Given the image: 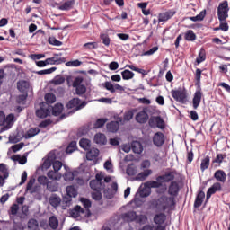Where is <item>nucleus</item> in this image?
<instances>
[{
	"mask_svg": "<svg viewBox=\"0 0 230 230\" xmlns=\"http://www.w3.org/2000/svg\"><path fill=\"white\" fill-rule=\"evenodd\" d=\"M57 159V155L54 152H50L48 154L47 158L44 160L41 170H49L53 165V161Z\"/></svg>",
	"mask_w": 230,
	"mask_h": 230,
	"instance_id": "obj_11",
	"label": "nucleus"
},
{
	"mask_svg": "<svg viewBox=\"0 0 230 230\" xmlns=\"http://www.w3.org/2000/svg\"><path fill=\"white\" fill-rule=\"evenodd\" d=\"M100 155V150L98 148H92L86 153L87 161H93V164L98 163V157Z\"/></svg>",
	"mask_w": 230,
	"mask_h": 230,
	"instance_id": "obj_13",
	"label": "nucleus"
},
{
	"mask_svg": "<svg viewBox=\"0 0 230 230\" xmlns=\"http://www.w3.org/2000/svg\"><path fill=\"white\" fill-rule=\"evenodd\" d=\"M184 39L185 40H188V42H193V40H197V35L193 31L189 30L186 31Z\"/></svg>",
	"mask_w": 230,
	"mask_h": 230,
	"instance_id": "obj_37",
	"label": "nucleus"
},
{
	"mask_svg": "<svg viewBox=\"0 0 230 230\" xmlns=\"http://www.w3.org/2000/svg\"><path fill=\"white\" fill-rule=\"evenodd\" d=\"M217 191H222V184L220 182L214 183L207 191L206 199L209 200L211 199V195H215Z\"/></svg>",
	"mask_w": 230,
	"mask_h": 230,
	"instance_id": "obj_15",
	"label": "nucleus"
},
{
	"mask_svg": "<svg viewBox=\"0 0 230 230\" xmlns=\"http://www.w3.org/2000/svg\"><path fill=\"white\" fill-rule=\"evenodd\" d=\"M165 137L163 132H156L153 137V145L157 146V148H161L163 145H164Z\"/></svg>",
	"mask_w": 230,
	"mask_h": 230,
	"instance_id": "obj_12",
	"label": "nucleus"
},
{
	"mask_svg": "<svg viewBox=\"0 0 230 230\" xmlns=\"http://www.w3.org/2000/svg\"><path fill=\"white\" fill-rule=\"evenodd\" d=\"M62 57V53L55 54V57L49 58L46 59L47 66H60V64L66 63V58H57Z\"/></svg>",
	"mask_w": 230,
	"mask_h": 230,
	"instance_id": "obj_8",
	"label": "nucleus"
},
{
	"mask_svg": "<svg viewBox=\"0 0 230 230\" xmlns=\"http://www.w3.org/2000/svg\"><path fill=\"white\" fill-rule=\"evenodd\" d=\"M219 28L216 30H221L222 31H229V25L227 24V21H219Z\"/></svg>",
	"mask_w": 230,
	"mask_h": 230,
	"instance_id": "obj_54",
	"label": "nucleus"
},
{
	"mask_svg": "<svg viewBox=\"0 0 230 230\" xmlns=\"http://www.w3.org/2000/svg\"><path fill=\"white\" fill-rule=\"evenodd\" d=\"M106 128L108 132H111L112 134H115V132H118V130H119V122L111 121L106 125Z\"/></svg>",
	"mask_w": 230,
	"mask_h": 230,
	"instance_id": "obj_23",
	"label": "nucleus"
},
{
	"mask_svg": "<svg viewBox=\"0 0 230 230\" xmlns=\"http://www.w3.org/2000/svg\"><path fill=\"white\" fill-rule=\"evenodd\" d=\"M77 146H76V141H72L68 144L66 152V154H73V152H75V150H76Z\"/></svg>",
	"mask_w": 230,
	"mask_h": 230,
	"instance_id": "obj_49",
	"label": "nucleus"
},
{
	"mask_svg": "<svg viewBox=\"0 0 230 230\" xmlns=\"http://www.w3.org/2000/svg\"><path fill=\"white\" fill-rule=\"evenodd\" d=\"M49 202L52 208H58L62 203V199L57 194H52L49 199Z\"/></svg>",
	"mask_w": 230,
	"mask_h": 230,
	"instance_id": "obj_20",
	"label": "nucleus"
},
{
	"mask_svg": "<svg viewBox=\"0 0 230 230\" xmlns=\"http://www.w3.org/2000/svg\"><path fill=\"white\" fill-rule=\"evenodd\" d=\"M102 191V190H93L92 192V199H93V200H102V199H103Z\"/></svg>",
	"mask_w": 230,
	"mask_h": 230,
	"instance_id": "obj_53",
	"label": "nucleus"
},
{
	"mask_svg": "<svg viewBox=\"0 0 230 230\" xmlns=\"http://www.w3.org/2000/svg\"><path fill=\"white\" fill-rule=\"evenodd\" d=\"M121 218L124 222H134L137 218V214L135 211H128L123 213Z\"/></svg>",
	"mask_w": 230,
	"mask_h": 230,
	"instance_id": "obj_18",
	"label": "nucleus"
},
{
	"mask_svg": "<svg viewBox=\"0 0 230 230\" xmlns=\"http://www.w3.org/2000/svg\"><path fill=\"white\" fill-rule=\"evenodd\" d=\"M76 173V172H66L64 173L63 177L66 182H71V181L75 180Z\"/></svg>",
	"mask_w": 230,
	"mask_h": 230,
	"instance_id": "obj_44",
	"label": "nucleus"
},
{
	"mask_svg": "<svg viewBox=\"0 0 230 230\" xmlns=\"http://www.w3.org/2000/svg\"><path fill=\"white\" fill-rule=\"evenodd\" d=\"M127 175L132 176L137 173V168L134 165H128L126 169Z\"/></svg>",
	"mask_w": 230,
	"mask_h": 230,
	"instance_id": "obj_51",
	"label": "nucleus"
},
{
	"mask_svg": "<svg viewBox=\"0 0 230 230\" xmlns=\"http://www.w3.org/2000/svg\"><path fill=\"white\" fill-rule=\"evenodd\" d=\"M66 66L67 67H79V66H82V62L78 59H75L74 61H68L66 63Z\"/></svg>",
	"mask_w": 230,
	"mask_h": 230,
	"instance_id": "obj_56",
	"label": "nucleus"
},
{
	"mask_svg": "<svg viewBox=\"0 0 230 230\" xmlns=\"http://www.w3.org/2000/svg\"><path fill=\"white\" fill-rule=\"evenodd\" d=\"M103 195L106 199H114V195L116 194L111 189H104Z\"/></svg>",
	"mask_w": 230,
	"mask_h": 230,
	"instance_id": "obj_60",
	"label": "nucleus"
},
{
	"mask_svg": "<svg viewBox=\"0 0 230 230\" xmlns=\"http://www.w3.org/2000/svg\"><path fill=\"white\" fill-rule=\"evenodd\" d=\"M121 75L123 80H132L134 78V72L126 69L121 72Z\"/></svg>",
	"mask_w": 230,
	"mask_h": 230,
	"instance_id": "obj_43",
	"label": "nucleus"
},
{
	"mask_svg": "<svg viewBox=\"0 0 230 230\" xmlns=\"http://www.w3.org/2000/svg\"><path fill=\"white\" fill-rule=\"evenodd\" d=\"M74 7H75V0H68L64 4H60L58 6V10H61L62 12H69V10H73Z\"/></svg>",
	"mask_w": 230,
	"mask_h": 230,
	"instance_id": "obj_21",
	"label": "nucleus"
},
{
	"mask_svg": "<svg viewBox=\"0 0 230 230\" xmlns=\"http://www.w3.org/2000/svg\"><path fill=\"white\" fill-rule=\"evenodd\" d=\"M73 200V198L69 195L66 194V196L63 197L62 199V209H67V208H69V206H71V202Z\"/></svg>",
	"mask_w": 230,
	"mask_h": 230,
	"instance_id": "obj_34",
	"label": "nucleus"
},
{
	"mask_svg": "<svg viewBox=\"0 0 230 230\" xmlns=\"http://www.w3.org/2000/svg\"><path fill=\"white\" fill-rule=\"evenodd\" d=\"M62 162L55 159L53 162H52V166H53V170L56 171V172H58L61 168H62Z\"/></svg>",
	"mask_w": 230,
	"mask_h": 230,
	"instance_id": "obj_61",
	"label": "nucleus"
},
{
	"mask_svg": "<svg viewBox=\"0 0 230 230\" xmlns=\"http://www.w3.org/2000/svg\"><path fill=\"white\" fill-rule=\"evenodd\" d=\"M171 94L172 98L176 102H180V103H186V102H188L186 92L182 91L181 88L179 90H172Z\"/></svg>",
	"mask_w": 230,
	"mask_h": 230,
	"instance_id": "obj_7",
	"label": "nucleus"
},
{
	"mask_svg": "<svg viewBox=\"0 0 230 230\" xmlns=\"http://www.w3.org/2000/svg\"><path fill=\"white\" fill-rule=\"evenodd\" d=\"M49 114H51V106L48 102L40 104V109L36 111L37 118L44 119V118H48Z\"/></svg>",
	"mask_w": 230,
	"mask_h": 230,
	"instance_id": "obj_5",
	"label": "nucleus"
},
{
	"mask_svg": "<svg viewBox=\"0 0 230 230\" xmlns=\"http://www.w3.org/2000/svg\"><path fill=\"white\" fill-rule=\"evenodd\" d=\"M17 87L20 93H22V94H26L28 93V89H30V83L26 81L18 82Z\"/></svg>",
	"mask_w": 230,
	"mask_h": 230,
	"instance_id": "obj_28",
	"label": "nucleus"
},
{
	"mask_svg": "<svg viewBox=\"0 0 230 230\" xmlns=\"http://www.w3.org/2000/svg\"><path fill=\"white\" fill-rule=\"evenodd\" d=\"M102 85L107 91H110V93H116V89L114 88V84H112V83L106 81L104 84H102Z\"/></svg>",
	"mask_w": 230,
	"mask_h": 230,
	"instance_id": "obj_58",
	"label": "nucleus"
},
{
	"mask_svg": "<svg viewBox=\"0 0 230 230\" xmlns=\"http://www.w3.org/2000/svg\"><path fill=\"white\" fill-rule=\"evenodd\" d=\"M214 177L219 182H226V179H227V175L226 174V172L222 170L216 171L214 173Z\"/></svg>",
	"mask_w": 230,
	"mask_h": 230,
	"instance_id": "obj_31",
	"label": "nucleus"
},
{
	"mask_svg": "<svg viewBox=\"0 0 230 230\" xmlns=\"http://www.w3.org/2000/svg\"><path fill=\"white\" fill-rule=\"evenodd\" d=\"M149 127H151V128H160L161 130H164V128H166L164 125V120L163 119V118H161V116H156V117H151L149 119Z\"/></svg>",
	"mask_w": 230,
	"mask_h": 230,
	"instance_id": "obj_6",
	"label": "nucleus"
},
{
	"mask_svg": "<svg viewBox=\"0 0 230 230\" xmlns=\"http://www.w3.org/2000/svg\"><path fill=\"white\" fill-rule=\"evenodd\" d=\"M49 44H51V46H62V41L58 40L55 37L49 38Z\"/></svg>",
	"mask_w": 230,
	"mask_h": 230,
	"instance_id": "obj_63",
	"label": "nucleus"
},
{
	"mask_svg": "<svg viewBox=\"0 0 230 230\" xmlns=\"http://www.w3.org/2000/svg\"><path fill=\"white\" fill-rule=\"evenodd\" d=\"M80 202L83 204L84 209H89L92 206L91 200L85 198H81Z\"/></svg>",
	"mask_w": 230,
	"mask_h": 230,
	"instance_id": "obj_62",
	"label": "nucleus"
},
{
	"mask_svg": "<svg viewBox=\"0 0 230 230\" xmlns=\"http://www.w3.org/2000/svg\"><path fill=\"white\" fill-rule=\"evenodd\" d=\"M11 159L12 161H18L19 164H26L28 163V158L21 156V155H13Z\"/></svg>",
	"mask_w": 230,
	"mask_h": 230,
	"instance_id": "obj_38",
	"label": "nucleus"
},
{
	"mask_svg": "<svg viewBox=\"0 0 230 230\" xmlns=\"http://www.w3.org/2000/svg\"><path fill=\"white\" fill-rule=\"evenodd\" d=\"M100 39L102 40V44H104V46H111V38L109 37V34L102 33Z\"/></svg>",
	"mask_w": 230,
	"mask_h": 230,
	"instance_id": "obj_52",
	"label": "nucleus"
},
{
	"mask_svg": "<svg viewBox=\"0 0 230 230\" xmlns=\"http://www.w3.org/2000/svg\"><path fill=\"white\" fill-rule=\"evenodd\" d=\"M47 190L48 191H50V193H57V191L60 190V185L57 181H49Z\"/></svg>",
	"mask_w": 230,
	"mask_h": 230,
	"instance_id": "obj_30",
	"label": "nucleus"
},
{
	"mask_svg": "<svg viewBox=\"0 0 230 230\" xmlns=\"http://www.w3.org/2000/svg\"><path fill=\"white\" fill-rule=\"evenodd\" d=\"M64 82H66V78L62 75H58L52 80V84H54V85H62Z\"/></svg>",
	"mask_w": 230,
	"mask_h": 230,
	"instance_id": "obj_50",
	"label": "nucleus"
},
{
	"mask_svg": "<svg viewBox=\"0 0 230 230\" xmlns=\"http://www.w3.org/2000/svg\"><path fill=\"white\" fill-rule=\"evenodd\" d=\"M0 186H3V184H4L5 179H7L10 175L6 164H0Z\"/></svg>",
	"mask_w": 230,
	"mask_h": 230,
	"instance_id": "obj_16",
	"label": "nucleus"
},
{
	"mask_svg": "<svg viewBox=\"0 0 230 230\" xmlns=\"http://www.w3.org/2000/svg\"><path fill=\"white\" fill-rule=\"evenodd\" d=\"M49 225L51 227V229H58V219L57 218V217H50L49 219Z\"/></svg>",
	"mask_w": 230,
	"mask_h": 230,
	"instance_id": "obj_41",
	"label": "nucleus"
},
{
	"mask_svg": "<svg viewBox=\"0 0 230 230\" xmlns=\"http://www.w3.org/2000/svg\"><path fill=\"white\" fill-rule=\"evenodd\" d=\"M131 149L134 152V154H142L143 145L139 141H133L131 143Z\"/></svg>",
	"mask_w": 230,
	"mask_h": 230,
	"instance_id": "obj_29",
	"label": "nucleus"
},
{
	"mask_svg": "<svg viewBox=\"0 0 230 230\" xmlns=\"http://www.w3.org/2000/svg\"><path fill=\"white\" fill-rule=\"evenodd\" d=\"M55 71H57V67H51L49 69L37 71L36 74L37 75H51V73H55Z\"/></svg>",
	"mask_w": 230,
	"mask_h": 230,
	"instance_id": "obj_59",
	"label": "nucleus"
},
{
	"mask_svg": "<svg viewBox=\"0 0 230 230\" xmlns=\"http://www.w3.org/2000/svg\"><path fill=\"white\" fill-rule=\"evenodd\" d=\"M201 78H202V70L200 68H197L195 73V80H196L195 85H197L198 88L192 99V107L195 110L199 109V106L200 105V102H202V88L200 87Z\"/></svg>",
	"mask_w": 230,
	"mask_h": 230,
	"instance_id": "obj_1",
	"label": "nucleus"
},
{
	"mask_svg": "<svg viewBox=\"0 0 230 230\" xmlns=\"http://www.w3.org/2000/svg\"><path fill=\"white\" fill-rule=\"evenodd\" d=\"M229 17V2L224 0L217 7V19L218 21H227Z\"/></svg>",
	"mask_w": 230,
	"mask_h": 230,
	"instance_id": "obj_3",
	"label": "nucleus"
},
{
	"mask_svg": "<svg viewBox=\"0 0 230 230\" xmlns=\"http://www.w3.org/2000/svg\"><path fill=\"white\" fill-rule=\"evenodd\" d=\"M47 177L51 179L52 181H60L62 179V173L58 172V171H49L47 173Z\"/></svg>",
	"mask_w": 230,
	"mask_h": 230,
	"instance_id": "obj_32",
	"label": "nucleus"
},
{
	"mask_svg": "<svg viewBox=\"0 0 230 230\" xmlns=\"http://www.w3.org/2000/svg\"><path fill=\"white\" fill-rule=\"evenodd\" d=\"M75 93L78 96H84L85 93H87V87L85 85L81 84L80 86H75Z\"/></svg>",
	"mask_w": 230,
	"mask_h": 230,
	"instance_id": "obj_47",
	"label": "nucleus"
},
{
	"mask_svg": "<svg viewBox=\"0 0 230 230\" xmlns=\"http://www.w3.org/2000/svg\"><path fill=\"white\" fill-rule=\"evenodd\" d=\"M177 13V11L174 9H170L164 13H161L158 14V22H166V21H170L173 15Z\"/></svg>",
	"mask_w": 230,
	"mask_h": 230,
	"instance_id": "obj_10",
	"label": "nucleus"
},
{
	"mask_svg": "<svg viewBox=\"0 0 230 230\" xmlns=\"http://www.w3.org/2000/svg\"><path fill=\"white\" fill-rule=\"evenodd\" d=\"M142 230H166L164 226H156L155 228L150 225H146Z\"/></svg>",
	"mask_w": 230,
	"mask_h": 230,
	"instance_id": "obj_55",
	"label": "nucleus"
},
{
	"mask_svg": "<svg viewBox=\"0 0 230 230\" xmlns=\"http://www.w3.org/2000/svg\"><path fill=\"white\" fill-rule=\"evenodd\" d=\"M66 195L74 199L78 196V190L75 189V186H67L66 189Z\"/></svg>",
	"mask_w": 230,
	"mask_h": 230,
	"instance_id": "obj_40",
	"label": "nucleus"
},
{
	"mask_svg": "<svg viewBox=\"0 0 230 230\" xmlns=\"http://www.w3.org/2000/svg\"><path fill=\"white\" fill-rule=\"evenodd\" d=\"M164 222H166V216L164 215V213H159V214L155 215L154 223L156 226H163V224H164Z\"/></svg>",
	"mask_w": 230,
	"mask_h": 230,
	"instance_id": "obj_26",
	"label": "nucleus"
},
{
	"mask_svg": "<svg viewBox=\"0 0 230 230\" xmlns=\"http://www.w3.org/2000/svg\"><path fill=\"white\" fill-rule=\"evenodd\" d=\"M94 142L97 145H107V137L105 136V134L97 133L94 136Z\"/></svg>",
	"mask_w": 230,
	"mask_h": 230,
	"instance_id": "obj_27",
	"label": "nucleus"
},
{
	"mask_svg": "<svg viewBox=\"0 0 230 230\" xmlns=\"http://www.w3.org/2000/svg\"><path fill=\"white\" fill-rule=\"evenodd\" d=\"M175 179V172H167L163 175L156 177V181H160L161 184L163 182H172Z\"/></svg>",
	"mask_w": 230,
	"mask_h": 230,
	"instance_id": "obj_14",
	"label": "nucleus"
},
{
	"mask_svg": "<svg viewBox=\"0 0 230 230\" xmlns=\"http://www.w3.org/2000/svg\"><path fill=\"white\" fill-rule=\"evenodd\" d=\"M179 191H181V188L179 187V183L177 181H171L168 187V195L174 199L179 196Z\"/></svg>",
	"mask_w": 230,
	"mask_h": 230,
	"instance_id": "obj_9",
	"label": "nucleus"
},
{
	"mask_svg": "<svg viewBox=\"0 0 230 230\" xmlns=\"http://www.w3.org/2000/svg\"><path fill=\"white\" fill-rule=\"evenodd\" d=\"M90 188L93 190H105V182L99 181H90Z\"/></svg>",
	"mask_w": 230,
	"mask_h": 230,
	"instance_id": "obj_22",
	"label": "nucleus"
},
{
	"mask_svg": "<svg viewBox=\"0 0 230 230\" xmlns=\"http://www.w3.org/2000/svg\"><path fill=\"white\" fill-rule=\"evenodd\" d=\"M107 121H109L108 119H98L93 124V128H102V127H103Z\"/></svg>",
	"mask_w": 230,
	"mask_h": 230,
	"instance_id": "obj_46",
	"label": "nucleus"
},
{
	"mask_svg": "<svg viewBox=\"0 0 230 230\" xmlns=\"http://www.w3.org/2000/svg\"><path fill=\"white\" fill-rule=\"evenodd\" d=\"M209 163H210L209 156L207 155L201 161V164H200V170H201V172H204V171L208 170V168H209Z\"/></svg>",
	"mask_w": 230,
	"mask_h": 230,
	"instance_id": "obj_42",
	"label": "nucleus"
},
{
	"mask_svg": "<svg viewBox=\"0 0 230 230\" xmlns=\"http://www.w3.org/2000/svg\"><path fill=\"white\" fill-rule=\"evenodd\" d=\"M79 145L83 150H91V140L87 138H81Z\"/></svg>",
	"mask_w": 230,
	"mask_h": 230,
	"instance_id": "obj_36",
	"label": "nucleus"
},
{
	"mask_svg": "<svg viewBox=\"0 0 230 230\" xmlns=\"http://www.w3.org/2000/svg\"><path fill=\"white\" fill-rule=\"evenodd\" d=\"M45 102L49 105V103H55L57 102V96L51 93H48L45 94Z\"/></svg>",
	"mask_w": 230,
	"mask_h": 230,
	"instance_id": "obj_45",
	"label": "nucleus"
},
{
	"mask_svg": "<svg viewBox=\"0 0 230 230\" xmlns=\"http://www.w3.org/2000/svg\"><path fill=\"white\" fill-rule=\"evenodd\" d=\"M38 182L41 186H48V184L49 183V180H48V177L41 175L38 177Z\"/></svg>",
	"mask_w": 230,
	"mask_h": 230,
	"instance_id": "obj_57",
	"label": "nucleus"
},
{
	"mask_svg": "<svg viewBox=\"0 0 230 230\" xmlns=\"http://www.w3.org/2000/svg\"><path fill=\"white\" fill-rule=\"evenodd\" d=\"M86 105L87 102H82L79 98H74L70 100L66 104L67 109H72V111L68 112V114H74V112L84 109V107H85Z\"/></svg>",
	"mask_w": 230,
	"mask_h": 230,
	"instance_id": "obj_4",
	"label": "nucleus"
},
{
	"mask_svg": "<svg viewBox=\"0 0 230 230\" xmlns=\"http://www.w3.org/2000/svg\"><path fill=\"white\" fill-rule=\"evenodd\" d=\"M206 60V54L202 51L199 52V56L196 58L197 64H202Z\"/></svg>",
	"mask_w": 230,
	"mask_h": 230,
	"instance_id": "obj_64",
	"label": "nucleus"
},
{
	"mask_svg": "<svg viewBox=\"0 0 230 230\" xmlns=\"http://www.w3.org/2000/svg\"><path fill=\"white\" fill-rule=\"evenodd\" d=\"M39 132H40V129L39 128H31L26 132L24 137L25 139H31V137H35V136H37Z\"/></svg>",
	"mask_w": 230,
	"mask_h": 230,
	"instance_id": "obj_33",
	"label": "nucleus"
},
{
	"mask_svg": "<svg viewBox=\"0 0 230 230\" xmlns=\"http://www.w3.org/2000/svg\"><path fill=\"white\" fill-rule=\"evenodd\" d=\"M146 186L148 188H161L163 184L161 183V181H149L146 183Z\"/></svg>",
	"mask_w": 230,
	"mask_h": 230,
	"instance_id": "obj_48",
	"label": "nucleus"
},
{
	"mask_svg": "<svg viewBox=\"0 0 230 230\" xmlns=\"http://www.w3.org/2000/svg\"><path fill=\"white\" fill-rule=\"evenodd\" d=\"M149 175H152V170L151 169H146L142 172H139L136 177L135 181H146V178L149 177Z\"/></svg>",
	"mask_w": 230,
	"mask_h": 230,
	"instance_id": "obj_24",
	"label": "nucleus"
},
{
	"mask_svg": "<svg viewBox=\"0 0 230 230\" xmlns=\"http://www.w3.org/2000/svg\"><path fill=\"white\" fill-rule=\"evenodd\" d=\"M27 226L29 230H39V221L35 218L30 219Z\"/></svg>",
	"mask_w": 230,
	"mask_h": 230,
	"instance_id": "obj_39",
	"label": "nucleus"
},
{
	"mask_svg": "<svg viewBox=\"0 0 230 230\" xmlns=\"http://www.w3.org/2000/svg\"><path fill=\"white\" fill-rule=\"evenodd\" d=\"M50 111H52V116H60L64 111V105L62 103H56L54 107L50 106Z\"/></svg>",
	"mask_w": 230,
	"mask_h": 230,
	"instance_id": "obj_25",
	"label": "nucleus"
},
{
	"mask_svg": "<svg viewBox=\"0 0 230 230\" xmlns=\"http://www.w3.org/2000/svg\"><path fill=\"white\" fill-rule=\"evenodd\" d=\"M204 17H206V10L201 11L196 16L189 17V19H190V21H192L193 22H197L204 21Z\"/></svg>",
	"mask_w": 230,
	"mask_h": 230,
	"instance_id": "obj_35",
	"label": "nucleus"
},
{
	"mask_svg": "<svg viewBox=\"0 0 230 230\" xmlns=\"http://www.w3.org/2000/svg\"><path fill=\"white\" fill-rule=\"evenodd\" d=\"M175 207V198L168 196H161L155 203L156 209L159 211H166V209L172 210Z\"/></svg>",
	"mask_w": 230,
	"mask_h": 230,
	"instance_id": "obj_2",
	"label": "nucleus"
},
{
	"mask_svg": "<svg viewBox=\"0 0 230 230\" xmlns=\"http://www.w3.org/2000/svg\"><path fill=\"white\" fill-rule=\"evenodd\" d=\"M135 119L137 123H140L141 125H143L148 121V113H146L145 110H143L137 113Z\"/></svg>",
	"mask_w": 230,
	"mask_h": 230,
	"instance_id": "obj_17",
	"label": "nucleus"
},
{
	"mask_svg": "<svg viewBox=\"0 0 230 230\" xmlns=\"http://www.w3.org/2000/svg\"><path fill=\"white\" fill-rule=\"evenodd\" d=\"M204 199H206V193L203 190H199L194 201V208H200L202 202H204Z\"/></svg>",
	"mask_w": 230,
	"mask_h": 230,
	"instance_id": "obj_19",
	"label": "nucleus"
}]
</instances>
